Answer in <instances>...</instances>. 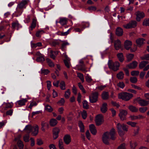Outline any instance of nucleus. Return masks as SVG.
<instances>
[{
  "instance_id": "f257e3e1",
  "label": "nucleus",
  "mask_w": 149,
  "mask_h": 149,
  "mask_svg": "<svg viewBox=\"0 0 149 149\" xmlns=\"http://www.w3.org/2000/svg\"><path fill=\"white\" fill-rule=\"evenodd\" d=\"M116 132L114 128H112L109 132H106L103 134V143L106 145L110 144V139L115 141L116 139Z\"/></svg>"
},
{
  "instance_id": "f03ea898",
  "label": "nucleus",
  "mask_w": 149,
  "mask_h": 149,
  "mask_svg": "<svg viewBox=\"0 0 149 149\" xmlns=\"http://www.w3.org/2000/svg\"><path fill=\"white\" fill-rule=\"evenodd\" d=\"M133 97L132 94L124 92L118 94V97L119 99H122L125 101H128Z\"/></svg>"
},
{
  "instance_id": "7ed1b4c3",
  "label": "nucleus",
  "mask_w": 149,
  "mask_h": 149,
  "mask_svg": "<svg viewBox=\"0 0 149 149\" xmlns=\"http://www.w3.org/2000/svg\"><path fill=\"white\" fill-rule=\"evenodd\" d=\"M108 65L109 68L114 71H116L119 70L120 63L118 61L113 62L111 60H109Z\"/></svg>"
},
{
  "instance_id": "20e7f679",
  "label": "nucleus",
  "mask_w": 149,
  "mask_h": 149,
  "mask_svg": "<svg viewBox=\"0 0 149 149\" xmlns=\"http://www.w3.org/2000/svg\"><path fill=\"white\" fill-rule=\"evenodd\" d=\"M137 22L135 20H131L128 24L123 25L126 29H130L135 28L137 26Z\"/></svg>"
},
{
  "instance_id": "39448f33",
  "label": "nucleus",
  "mask_w": 149,
  "mask_h": 149,
  "mask_svg": "<svg viewBox=\"0 0 149 149\" xmlns=\"http://www.w3.org/2000/svg\"><path fill=\"white\" fill-rule=\"evenodd\" d=\"M127 113V111L126 110H121L120 111L118 115L121 120L123 121L126 119V116Z\"/></svg>"
},
{
  "instance_id": "423d86ee",
  "label": "nucleus",
  "mask_w": 149,
  "mask_h": 149,
  "mask_svg": "<svg viewBox=\"0 0 149 149\" xmlns=\"http://www.w3.org/2000/svg\"><path fill=\"white\" fill-rule=\"evenodd\" d=\"M102 116L101 114H99L96 116L95 121L97 125L99 126L102 124Z\"/></svg>"
},
{
  "instance_id": "0eeeda50",
  "label": "nucleus",
  "mask_w": 149,
  "mask_h": 149,
  "mask_svg": "<svg viewBox=\"0 0 149 149\" xmlns=\"http://www.w3.org/2000/svg\"><path fill=\"white\" fill-rule=\"evenodd\" d=\"M98 93L97 92L93 93L91 96H89L90 102L92 103L96 102L97 101Z\"/></svg>"
},
{
  "instance_id": "6e6552de",
  "label": "nucleus",
  "mask_w": 149,
  "mask_h": 149,
  "mask_svg": "<svg viewBox=\"0 0 149 149\" xmlns=\"http://www.w3.org/2000/svg\"><path fill=\"white\" fill-rule=\"evenodd\" d=\"M136 19L138 22H140L141 19L143 18L145 16L144 13L143 12L138 11L136 15Z\"/></svg>"
},
{
  "instance_id": "1a4fd4ad",
  "label": "nucleus",
  "mask_w": 149,
  "mask_h": 149,
  "mask_svg": "<svg viewBox=\"0 0 149 149\" xmlns=\"http://www.w3.org/2000/svg\"><path fill=\"white\" fill-rule=\"evenodd\" d=\"M29 2L28 0H23L18 5L17 7L19 9L25 8V5L27 4Z\"/></svg>"
},
{
  "instance_id": "9d476101",
  "label": "nucleus",
  "mask_w": 149,
  "mask_h": 149,
  "mask_svg": "<svg viewBox=\"0 0 149 149\" xmlns=\"http://www.w3.org/2000/svg\"><path fill=\"white\" fill-rule=\"evenodd\" d=\"M60 130L57 127L54 128L53 130V137L54 139H56L58 136Z\"/></svg>"
},
{
  "instance_id": "9b49d317",
  "label": "nucleus",
  "mask_w": 149,
  "mask_h": 149,
  "mask_svg": "<svg viewBox=\"0 0 149 149\" xmlns=\"http://www.w3.org/2000/svg\"><path fill=\"white\" fill-rule=\"evenodd\" d=\"M138 63L136 61H134L127 65V66L130 69H134L136 68Z\"/></svg>"
},
{
  "instance_id": "f8f14e48",
  "label": "nucleus",
  "mask_w": 149,
  "mask_h": 149,
  "mask_svg": "<svg viewBox=\"0 0 149 149\" xmlns=\"http://www.w3.org/2000/svg\"><path fill=\"white\" fill-rule=\"evenodd\" d=\"M63 141L65 143L68 145L71 141V137L69 134H66L63 137Z\"/></svg>"
},
{
  "instance_id": "ddd939ff",
  "label": "nucleus",
  "mask_w": 149,
  "mask_h": 149,
  "mask_svg": "<svg viewBox=\"0 0 149 149\" xmlns=\"http://www.w3.org/2000/svg\"><path fill=\"white\" fill-rule=\"evenodd\" d=\"M114 46L116 50H118L121 47V42L119 40H117L114 42Z\"/></svg>"
},
{
  "instance_id": "4468645a",
  "label": "nucleus",
  "mask_w": 149,
  "mask_h": 149,
  "mask_svg": "<svg viewBox=\"0 0 149 149\" xmlns=\"http://www.w3.org/2000/svg\"><path fill=\"white\" fill-rule=\"evenodd\" d=\"M38 129L39 127L37 125H36L35 126H33V129L31 131V134L34 136H36L38 134Z\"/></svg>"
},
{
  "instance_id": "2eb2a0df",
  "label": "nucleus",
  "mask_w": 149,
  "mask_h": 149,
  "mask_svg": "<svg viewBox=\"0 0 149 149\" xmlns=\"http://www.w3.org/2000/svg\"><path fill=\"white\" fill-rule=\"evenodd\" d=\"M123 33V29L120 27H118L116 28V34L118 36H122Z\"/></svg>"
},
{
  "instance_id": "dca6fc26",
  "label": "nucleus",
  "mask_w": 149,
  "mask_h": 149,
  "mask_svg": "<svg viewBox=\"0 0 149 149\" xmlns=\"http://www.w3.org/2000/svg\"><path fill=\"white\" fill-rule=\"evenodd\" d=\"M89 127L91 133L93 135H95L97 133V130L94 125L93 124L90 125L89 126Z\"/></svg>"
},
{
  "instance_id": "f3484780",
  "label": "nucleus",
  "mask_w": 149,
  "mask_h": 149,
  "mask_svg": "<svg viewBox=\"0 0 149 149\" xmlns=\"http://www.w3.org/2000/svg\"><path fill=\"white\" fill-rule=\"evenodd\" d=\"M132 42L129 40H126L124 42V47L127 50H129L132 45Z\"/></svg>"
},
{
  "instance_id": "a211bd4d",
  "label": "nucleus",
  "mask_w": 149,
  "mask_h": 149,
  "mask_svg": "<svg viewBox=\"0 0 149 149\" xmlns=\"http://www.w3.org/2000/svg\"><path fill=\"white\" fill-rule=\"evenodd\" d=\"M145 39L143 38H139L137 39L136 41V43L137 45L139 47H141L143 44V41Z\"/></svg>"
},
{
  "instance_id": "6ab92c4d",
  "label": "nucleus",
  "mask_w": 149,
  "mask_h": 149,
  "mask_svg": "<svg viewBox=\"0 0 149 149\" xmlns=\"http://www.w3.org/2000/svg\"><path fill=\"white\" fill-rule=\"evenodd\" d=\"M128 108L133 113L137 112L138 111V109L137 108L132 105H129L128 107Z\"/></svg>"
},
{
  "instance_id": "aec40b11",
  "label": "nucleus",
  "mask_w": 149,
  "mask_h": 149,
  "mask_svg": "<svg viewBox=\"0 0 149 149\" xmlns=\"http://www.w3.org/2000/svg\"><path fill=\"white\" fill-rule=\"evenodd\" d=\"M32 129H33V126H32L31 125H29L25 127L24 130L26 131V132L29 134L31 132Z\"/></svg>"
},
{
  "instance_id": "412c9836",
  "label": "nucleus",
  "mask_w": 149,
  "mask_h": 149,
  "mask_svg": "<svg viewBox=\"0 0 149 149\" xmlns=\"http://www.w3.org/2000/svg\"><path fill=\"white\" fill-rule=\"evenodd\" d=\"M149 62L147 61H143L141 62L139 65V68L140 69H143Z\"/></svg>"
},
{
  "instance_id": "4be33fe9",
  "label": "nucleus",
  "mask_w": 149,
  "mask_h": 149,
  "mask_svg": "<svg viewBox=\"0 0 149 149\" xmlns=\"http://www.w3.org/2000/svg\"><path fill=\"white\" fill-rule=\"evenodd\" d=\"M140 103L139 104L141 106H147L149 104L148 101L144 99H142Z\"/></svg>"
},
{
  "instance_id": "5701e85b",
  "label": "nucleus",
  "mask_w": 149,
  "mask_h": 149,
  "mask_svg": "<svg viewBox=\"0 0 149 149\" xmlns=\"http://www.w3.org/2000/svg\"><path fill=\"white\" fill-rule=\"evenodd\" d=\"M79 126V127L80 130V132H84V126L83 123L81 121H79L78 123Z\"/></svg>"
},
{
  "instance_id": "b1692460",
  "label": "nucleus",
  "mask_w": 149,
  "mask_h": 149,
  "mask_svg": "<svg viewBox=\"0 0 149 149\" xmlns=\"http://www.w3.org/2000/svg\"><path fill=\"white\" fill-rule=\"evenodd\" d=\"M117 57L119 60L121 62H123L124 60V58L123 56V54L122 53H120L117 54Z\"/></svg>"
},
{
  "instance_id": "393cba45",
  "label": "nucleus",
  "mask_w": 149,
  "mask_h": 149,
  "mask_svg": "<svg viewBox=\"0 0 149 149\" xmlns=\"http://www.w3.org/2000/svg\"><path fill=\"white\" fill-rule=\"evenodd\" d=\"M57 123L58 121L57 120L54 119H52L49 122L50 125L52 127L55 126Z\"/></svg>"
},
{
  "instance_id": "a878e982",
  "label": "nucleus",
  "mask_w": 149,
  "mask_h": 149,
  "mask_svg": "<svg viewBox=\"0 0 149 149\" xmlns=\"http://www.w3.org/2000/svg\"><path fill=\"white\" fill-rule=\"evenodd\" d=\"M27 101V100L26 99H23L17 101V103L18 105L21 106L24 105L25 103Z\"/></svg>"
},
{
  "instance_id": "bb28decb",
  "label": "nucleus",
  "mask_w": 149,
  "mask_h": 149,
  "mask_svg": "<svg viewBox=\"0 0 149 149\" xmlns=\"http://www.w3.org/2000/svg\"><path fill=\"white\" fill-rule=\"evenodd\" d=\"M19 24L17 21L12 23V29H15V27H17V29L18 30L19 28Z\"/></svg>"
},
{
  "instance_id": "cd10ccee",
  "label": "nucleus",
  "mask_w": 149,
  "mask_h": 149,
  "mask_svg": "<svg viewBox=\"0 0 149 149\" xmlns=\"http://www.w3.org/2000/svg\"><path fill=\"white\" fill-rule=\"evenodd\" d=\"M134 55L133 54H127L126 57L127 61L128 62L131 61L134 58Z\"/></svg>"
},
{
  "instance_id": "c85d7f7f",
  "label": "nucleus",
  "mask_w": 149,
  "mask_h": 149,
  "mask_svg": "<svg viewBox=\"0 0 149 149\" xmlns=\"http://www.w3.org/2000/svg\"><path fill=\"white\" fill-rule=\"evenodd\" d=\"M109 93L108 92L103 91V100H107L109 99Z\"/></svg>"
},
{
  "instance_id": "c756f323",
  "label": "nucleus",
  "mask_w": 149,
  "mask_h": 149,
  "mask_svg": "<svg viewBox=\"0 0 149 149\" xmlns=\"http://www.w3.org/2000/svg\"><path fill=\"white\" fill-rule=\"evenodd\" d=\"M78 70L84 72H86L87 71V70L85 68V65L84 64H83V65H81L79 66L78 67Z\"/></svg>"
},
{
  "instance_id": "7c9ffc66",
  "label": "nucleus",
  "mask_w": 149,
  "mask_h": 149,
  "mask_svg": "<svg viewBox=\"0 0 149 149\" xmlns=\"http://www.w3.org/2000/svg\"><path fill=\"white\" fill-rule=\"evenodd\" d=\"M46 60L47 63L48 64V65L50 67H52L54 66V64L51 59L49 58H47Z\"/></svg>"
},
{
  "instance_id": "2f4dec72",
  "label": "nucleus",
  "mask_w": 149,
  "mask_h": 149,
  "mask_svg": "<svg viewBox=\"0 0 149 149\" xmlns=\"http://www.w3.org/2000/svg\"><path fill=\"white\" fill-rule=\"evenodd\" d=\"M83 108L86 109L89 108V105L86 101L84 100L82 102Z\"/></svg>"
},
{
  "instance_id": "473e14b6",
  "label": "nucleus",
  "mask_w": 149,
  "mask_h": 149,
  "mask_svg": "<svg viewBox=\"0 0 149 149\" xmlns=\"http://www.w3.org/2000/svg\"><path fill=\"white\" fill-rule=\"evenodd\" d=\"M17 144L19 149H22L23 148L24 145L23 142L20 140H18Z\"/></svg>"
},
{
  "instance_id": "72a5a7b5",
  "label": "nucleus",
  "mask_w": 149,
  "mask_h": 149,
  "mask_svg": "<svg viewBox=\"0 0 149 149\" xmlns=\"http://www.w3.org/2000/svg\"><path fill=\"white\" fill-rule=\"evenodd\" d=\"M117 77L119 79H123L124 77V74L123 72H120L117 74Z\"/></svg>"
},
{
  "instance_id": "f704fd0d",
  "label": "nucleus",
  "mask_w": 149,
  "mask_h": 149,
  "mask_svg": "<svg viewBox=\"0 0 149 149\" xmlns=\"http://www.w3.org/2000/svg\"><path fill=\"white\" fill-rule=\"evenodd\" d=\"M36 19H33L31 24V26H30L31 29H33L35 28L36 26Z\"/></svg>"
},
{
  "instance_id": "c9c22d12",
  "label": "nucleus",
  "mask_w": 149,
  "mask_h": 149,
  "mask_svg": "<svg viewBox=\"0 0 149 149\" xmlns=\"http://www.w3.org/2000/svg\"><path fill=\"white\" fill-rule=\"evenodd\" d=\"M77 76L80 79L82 82L83 83L84 82V78L83 74L78 72L77 73Z\"/></svg>"
},
{
  "instance_id": "e433bc0d",
  "label": "nucleus",
  "mask_w": 149,
  "mask_h": 149,
  "mask_svg": "<svg viewBox=\"0 0 149 149\" xmlns=\"http://www.w3.org/2000/svg\"><path fill=\"white\" fill-rule=\"evenodd\" d=\"M67 21L65 18H61L59 21V22L62 25L66 24Z\"/></svg>"
},
{
  "instance_id": "4c0bfd02",
  "label": "nucleus",
  "mask_w": 149,
  "mask_h": 149,
  "mask_svg": "<svg viewBox=\"0 0 149 149\" xmlns=\"http://www.w3.org/2000/svg\"><path fill=\"white\" fill-rule=\"evenodd\" d=\"M60 86L61 89L64 90L65 89V82L63 81H62L60 83Z\"/></svg>"
},
{
  "instance_id": "58836bf2",
  "label": "nucleus",
  "mask_w": 149,
  "mask_h": 149,
  "mask_svg": "<svg viewBox=\"0 0 149 149\" xmlns=\"http://www.w3.org/2000/svg\"><path fill=\"white\" fill-rule=\"evenodd\" d=\"M63 144L62 139H59L58 141V146L60 149H64L63 146Z\"/></svg>"
},
{
  "instance_id": "ea45409f",
  "label": "nucleus",
  "mask_w": 149,
  "mask_h": 149,
  "mask_svg": "<svg viewBox=\"0 0 149 149\" xmlns=\"http://www.w3.org/2000/svg\"><path fill=\"white\" fill-rule=\"evenodd\" d=\"M45 109L49 112H51L53 111L52 108L51 106L48 105L45 106Z\"/></svg>"
},
{
  "instance_id": "a19ab883",
  "label": "nucleus",
  "mask_w": 149,
  "mask_h": 149,
  "mask_svg": "<svg viewBox=\"0 0 149 149\" xmlns=\"http://www.w3.org/2000/svg\"><path fill=\"white\" fill-rule=\"evenodd\" d=\"M82 118L84 119H85L87 117V114L86 111L85 110H83L81 113Z\"/></svg>"
},
{
  "instance_id": "79ce46f5",
  "label": "nucleus",
  "mask_w": 149,
  "mask_h": 149,
  "mask_svg": "<svg viewBox=\"0 0 149 149\" xmlns=\"http://www.w3.org/2000/svg\"><path fill=\"white\" fill-rule=\"evenodd\" d=\"M107 104V103H103V113H105L108 110Z\"/></svg>"
},
{
  "instance_id": "37998d69",
  "label": "nucleus",
  "mask_w": 149,
  "mask_h": 149,
  "mask_svg": "<svg viewBox=\"0 0 149 149\" xmlns=\"http://www.w3.org/2000/svg\"><path fill=\"white\" fill-rule=\"evenodd\" d=\"M140 58L142 60H149V54H145L142 56H141Z\"/></svg>"
},
{
  "instance_id": "c03bdc74",
  "label": "nucleus",
  "mask_w": 149,
  "mask_h": 149,
  "mask_svg": "<svg viewBox=\"0 0 149 149\" xmlns=\"http://www.w3.org/2000/svg\"><path fill=\"white\" fill-rule=\"evenodd\" d=\"M130 81L132 83H136L137 82V79L136 77H131L130 78Z\"/></svg>"
},
{
  "instance_id": "a18cd8bd",
  "label": "nucleus",
  "mask_w": 149,
  "mask_h": 149,
  "mask_svg": "<svg viewBox=\"0 0 149 149\" xmlns=\"http://www.w3.org/2000/svg\"><path fill=\"white\" fill-rule=\"evenodd\" d=\"M45 58L42 56L37 57L36 61L38 62H42L45 61Z\"/></svg>"
},
{
  "instance_id": "49530a36",
  "label": "nucleus",
  "mask_w": 149,
  "mask_h": 149,
  "mask_svg": "<svg viewBox=\"0 0 149 149\" xmlns=\"http://www.w3.org/2000/svg\"><path fill=\"white\" fill-rule=\"evenodd\" d=\"M70 90L68 89L67 91H66L64 94V97L66 99H68L70 97Z\"/></svg>"
},
{
  "instance_id": "de8ad7c7",
  "label": "nucleus",
  "mask_w": 149,
  "mask_h": 149,
  "mask_svg": "<svg viewBox=\"0 0 149 149\" xmlns=\"http://www.w3.org/2000/svg\"><path fill=\"white\" fill-rule=\"evenodd\" d=\"M143 25L146 26H149V18L144 19L143 22Z\"/></svg>"
},
{
  "instance_id": "09e8293b",
  "label": "nucleus",
  "mask_w": 149,
  "mask_h": 149,
  "mask_svg": "<svg viewBox=\"0 0 149 149\" xmlns=\"http://www.w3.org/2000/svg\"><path fill=\"white\" fill-rule=\"evenodd\" d=\"M130 148L132 149H134L137 145L136 142L132 143V142H130Z\"/></svg>"
},
{
  "instance_id": "8fccbe9b",
  "label": "nucleus",
  "mask_w": 149,
  "mask_h": 149,
  "mask_svg": "<svg viewBox=\"0 0 149 149\" xmlns=\"http://www.w3.org/2000/svg\"><path fill=\"white\" fill-rule=\"evenodd\" d=\"M59 44V42L58 40H55L53 41L51 43L52 46L55 47L57 45H58Z\"/></svg>"
},
{
  "instance_id": "3c124183",
  "label": "nucleus",
  "mask_w": 149,
  "mask_h": 149,
  "mask_svg": "<svg viewBox=\"0 0 149 149\" xmlns=\"http://www.w3.org/2000/svg\"><path fill=\"white\" fill-rule=\"evenodd\" d=\"M65 102V100L64 98H61V100L58 101L57 103L58 104L60 105H63Z\"/></svg>"
},
{
  "instance_id": "603ef678",
  "label": "nucleus",
  "mask_w": 149,
  "mask_h": 149,
  "mask_svg": "<svg viewBox=\"0 0 149 149\" xmlns=\"http://www.w3.org/2000/svg\"><path fill=\"white\" fill-rule=\"evenodd\" d=\"M78 86L79 88L82 91L83 93H86V91L81 83L79 82L78 83Z\"/></svg>"
},
{
  "instance_id": "864d4df0",
  "label": "nucleus",
  "mask_w": 149,
  "mask_h": 149,
  "mask_svg": "<svg viewBox=\"0 0 149 149\" xmlns=\"http://www.w3.org/2000/svg\"><path fill=\"white\" fill-rule=\"evenodd\" d=\"M148 109V108L146 107H142L139 109V111L142 113H145Z\"/></svg>"
},
{
  "instance_id": "5fc2aeb1",
  "label": "nucleus",
  "mask_w": 149,
  "mask_h": 149,
  "mask_svg": "<svg viewBox=\"0 0 149 149\" xmlns=\"http://www.w3.org/2000/svg\"><path fill=\"white\" fill-rule=\"evenodd\" d=\"M127 124L131 125L132 127H135L136 126L137 123L131 121H129L127 123Z\"/></svg>"
},
{
  "instance_id": "6e6d98bb",
  "label": "nucleus",
  "mask_w": 149,
  "mask_h": 149,
  "mask_svg": "<svg viewBox=\"0 0 149 149\" xmlns=\"http://www.w3.org/2000/svg\"><path fill=\"white\" fill-rule=\"evenodd\" d=\"M128 126L124 124L122 125V129L124 132H127L128 130Z\"/></svg>"
},
{
  "instance_id": "4d7b16f0",
  "label": "nucleus",
  "mask_w": 149,
  "mask_h": 149,
  "mask_svg": "<svg viewBox=\"0 0 149 149\" xmlns=\"http://www.w3.org/2000/svg\"><path fill=\"white\" fill-rule=\"evenodd\" d=\"M29 134H27L24 136L23 138L24 141L25 142H28L29 141Z\"/></svg>"
},
{
  "instance_id": "13d9d810",
  "label": "nucleus",
  "mask_w": 149,
  "mask_h": 149,
  "mask_svg": "<svg viewBox=\"0 0 149 149\" xmlns=\"http://www.w3.org/2000/svg\"><path fill=\"white\" fill-rule=\"evenodd\" d=\"M139 71H133L131 72V75L132 76H137L139 75Z\"/></svg>"
},
{
  "instance_id": "bf43d9fd",
  "label": "nucleus",
  "mask_w": 149,
  "mask_h": 149,
  "mask_svg": "<svg viewBox=\"0 0 149 149\" xmlns=\"http://www.w3.org/2000/svg\"><path fill=\"white\" fill-rule=\"evenodd\" d=\"M41 74L44 75H47L49 72V71L48 69L41 70Z\"/></svg>"
},
{
  "instance_id": "052dcab7",
  "label": "nucleus",
  "mask_w": 149,
  "mask_h": 149,
  "mask_svg": "<svg viewBox=\"0 0 149 149\" xmlns=\"http://www.w3.org/2000/svg\"><path fill=\"white\" fill-rule=\"evenodd\" d=\"M117 86L118 87H120V88H123L125 86V85L123 82H119V83H118L117 84Z\"/></svg>"
},
{
  "instance_id": "680f3d73",
  "label": "nucleus",
  "mask_w": 149,
  "mask_h": 149,
  "mask_svg": "<svg viewBox=\"0 0 149 149\" xmlns=\"http://www.w3.org/2000/svg\"><path fill=\"white\" fill-rule=\"evenodd\" d=\"M85 79L86 81L88 82H91L92 80V79L90 77L88 74H87L86 76L85 77Z\"/></svg>"
},
{
  "instance_id": "e2e57ef3",
  "label": "nucleus",
  "mask_w": 149,
  "mask_h": 149,
  "mask_svg": "<svg viewBox=\"0 0 149 149\" xmlns=\"http://www.w3.org/2000/svg\"><path fill=\"white\" fill-rule=\"evenodd\" d=\"M118 133L119 135L121 137H123L125 134V132L122 130L118 131Z\"/></svg>"
},
{
  "instance_id": "0e129e2a",
  "label": "nucleus",
  "mask_w": 149,
  "mask_h": 149,
  "mask_svg": "<svg viewBox=\"0 0 149 149\" xmlns=\"http://www.w3.org/2000/svg\"><path fill=\"white\" fill-rule=\"evenodd\" d=\"M69 45V43L66 42H64L62 44L61 47V49L62 50H63L64 48L66 47V46Z\"/></svg>"
},
{
  "instance_id": "69168bd1",
  "label": "nucleus",
  "mask_w": 149,
  "mask_h": 149,
  "mask_svg": "<svg viewBox=\"0 0 149 149\" xmlns=\"http://www.w3.org/2000/svg\"><path fill=\"white\" fill-rule=\"evenodd\" d=\"M141 100L140 97H137L134 100V103H135L136 102H138L139 104Z\"/></svg>"
},
{
  "instance_id": "338daca9",
  "label": "nucleus",
  "mask_w": 149,
  "mask_h": 149,
  "mask_svg": "<svg viewBox=\"0 0 149 149\" xmlns=\"http://www.w3.org/2000/svg\"><path fill=\"white\" fill-rule=\"evenodd\" d=\"M43 144V142L41 139H38L37 140V144L38 145L40 146Z\"/></svg>"
},
{
  "instance_id": "774afa93",
  "label": "nucleus",
  "mask_w": 149,
  "mask_h": 149,
  "mask_svg": "<svg viewBox=\"0 0 149 149\" xmlns=\"http://www.w3.org/2000/svg\"><path fill=\"white\" fill-rule=\"evenodd\" d=\"M125 143H123L118 147L117 149H125Z\"/></svg>"
}]
</instances>
